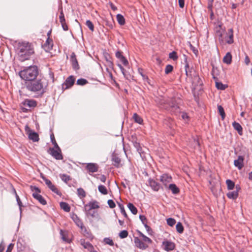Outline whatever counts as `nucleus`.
I'll list each match as a JSON object with an SVG mask.
<instances>
[{
	"label": "nucleus",
	"instance_id": "obj_1",
	"mask_svg": "<svg viewBox=\"0 0 252 252\" xmlns=\"http://www.w3.org/2000/svg\"><path fill=\"white\" fill-rule=\"evenodd\" d=\"M17 52L19 60L23 62L29 58L30 56L34 53V50L31 44L23 42L19 43Z\"/></svg>",
	"mask_w": 252,
	"mask_h": 252
},
{
	"label": "nucleus",
	"instance_id": "obj_2",
	"mask_svg": "<svg viewBox=\"0 0 252 252\" xmlns=\"http://www.w3.org/2000/svg\"><path fill=\"white\" fill-rule=\"evenodd\" d=\"M47 86V80L45 78H42L30 82L26 85V87L29 91L43 94L45 92Z\"/></svg>",
	"mask_w": 252,
	"mask_h": 252
},
{
	"label": "nucleus",
	"instance_id": "obj_3",
	"mask_svg": "<svg viewBox=\"0 0 252 252\" xmlns=\"http://www.w3.org/2000/svg\"><path fill=\"white\" fill-rule=\"evenodd\" d=\"M38 73L36 66L33 65L26 67L19 72L21 78L25 81H32L37 76Z\"/></svg>",
	"mask_w": 252,
	"mask_h": 252
},
{
	"label": "nucleus",
	"instance_id": "obj_4",
	"mask_svg": "<svg viewBox=\"0 0 252 252\" xmlns=\"http://www.w3.org/2000/svg\"><path fill=\"white\" fill-rule=\"evenodd\" d=\"M31 190L33 191H35V192L32 193V196L37 200L41 204L44 205L46 204V201L44 198L38 193L40 192V189L35 186H31Z\"/></svg>",
	"mask_w": 252,
	"mask_h": 252
},
{
	"label": "nucleus",
	"instance_id": "obj_5",
	"mask_svg": "<svg viewBox=\"0 0 252 252\" xmlns=\"http://www.w3.org/2000/svg\"><path fill=\"white\" fill-rule=\"evenodd\" d=\"M209 182L211 186L210 189L214 194L216 193L218 190L220 189V183L219 176L215 179H211Z\"/></svg>",
	"mask_w": 252,
	"mask_h": 252
},
{
	"label": "nucleus",
	"instance_id": "obj_6",
	"mask_svg": "<svg viewBox=\"0 0 252 252\" xmlns=\"http://www.w3.org/2000/svg\"><path fill=\"white\" fill-rule=\"evenodd\" d=\"M202 82L198 76H195L192 82L193 89L194 91H200L202 90Z\"/></svg>",
	"mask_w": 252,
	"mask_h": 252
},
{
	"label": "nucleus",
	"instance_id": "obj_7",
	"mask_svg": "<svg viewBox=\"0 0 252 252\" xmlns=\"http://www.w3.org/2000/svg\"><path fill=\"white\" fill-rule=\"evenodd\" d=\"M43 174H41V176L43 179V180L45 182V184L47 185V186L48 187V188L54 192L56 193L57 194H59V191L58 189H57V188L52 184L51 182L46 178L45 177L42 176Z\"/></svg>",
	"mask_w": 252,
	"mask_h": 252
},
{
	"label": "nucleus",
	"instance_id": "obj_8",
	"mask_svg": "<svg viewBox=\"0 0 252 252\" xmlns=\"http://www.w3.org/2000/svg\"><path fill=\"white\" fill-rule=\"evenodd\" d=\"M162 247L163 249L167 252L174 250L175 244L173 242L169 241H164L162 242Z\"/></svg>",
	"mask_w": 252,
	"mask_h": 252
},
{
	"label": "nucleus",
	"instance_id": "obj_9",
	"mask_svg": "<svg viewBox=\"0 0 252 252\" xmlns=\"http://www.w3.org/2000/svg\"><path fill=\"white\" fill-rule=\"evenodd\" d=\"M179 103L175 99H172L168 104L172 109V111L176 113L180 112L179 107L177 105Z\"/></svg>",
	"mask_w": 252,
	"mask_h": 252
},
{
	"label": "nucleus",
	"instance_id": "obj_10",
	"mask_svg": "<svg viewBox=\"0 0 252 252\" xmlns=\"http://www.w3.org/2000/svg\"><path fill=\"white\" fill-rule=\"evenodd\" d=\"M26 130H27L28 132L29 138L32 140L33 141L36 142L39 140L38 135L37 133L35 132L32 131L30 128L26 126L25 127Z\"/></svg>",
	"mask_w": 252,
	"mask_h": 252
},
{
	"label": "nucleus",
	"instance_id": "obj_11",
	"mask_svg": "<svg viewBox=\"0 0 252 252\" xmlns=\"http://www.w3.org/2000/svg\"><path fill=\"white\" fill-rule=\"evenodd\" d=\"M98 208H99V206L96 201H91L88 204L84 205V210L91 211Z\"/></svg>",
	"mask_w": 252,
	"mask_h": 252
},
{
	"label": "nucleus",
	"instance_id": "obj_12",
	"mask_svg": "<svg viewBox=\"0 0 252 252\" xmlns=\"http://www.w3.org/2000/svg\"><path fill=\"white\" fill-rule=\"evenodd\" d=\"M134 242L135 246L140 249L145 250L147 248H148V245L144 244L138 237H135L134 238Z\"/></svg>",
	"mask_w": 252,
	"mask_h": 252
},
{
	"label": "nucleus",
	"instance_id": "obj_13",
	"mask_svg": "<svg viewBox=\"0 0 252 252\" xmlns=\"http://www.w3.org/2000/svg\"><path fill=\"white\" fill-rule=\"evenodd\" d=\"M50 154L55 157L57 159H62V156L61 154V151L60 149H50Z\"/></svg>",
	"mask_w": 252,
	"mask_h": 252
},
{
	"label": "nucleus",
	"instance_id": "obj_14",
	"mask_svg": "<svg viewBox=\"0 0 252 252\" xmlns=\"http://www.w3.org/2000/svg\"><path fill=\"white\" fill-rule=\"evenodd\" d=\"M236 190L232 191H229L227 194L226 195L228 198L232 199H236L238 196V190L240 188L238 186L236 187Z\"/></svg>",
	"mask_w": 252,
	"mask_h": 252
},
{
	"label": "nucleus",
	"instance_id": "obj_15",
	"mask_svg": "<svg viewBox=\"0 0 252 252\" xmlns=\"http://www.w3.org/2000/svg\"><path fill=\"white\" fill-rule=\"evenodd\" d=\"M74 81L75 79L72 76H69L66 79L65 82L63 85V88H64L65 89H68L73 85Z\"/></svg>",
	"mask_w": 252,
	"mask_h": 252
},
{
	"label": "nucleus",
	"instance_id": "obj_16",
	"mask_svg": "<svg viewBox=\"0 0 252 252\" xmlns=\"http://www.w3.org/2000/svg\"><path fill=\"white\" fill-rule=\"evenodd\" d=\"M80 227L81 228L82 233L84 236L89 239L90 240H92L93 239L94 237L90 230H88L85 227L83 226L82 224H81Z\"/></svg>",
	"mask_w": 252,
	"mask_h": 252
},
{
	"label": "nucleus",
	"instance_id": "obj_17",
	"mask_svg": "<svg viewBox=\"0 0 252 252\" xmlns=\"http://www.w3.org/2000/svg\"><path fill=\"white\" fill-rule=\"evenodd\" d=\"M244 158L242 156H239L237 159L234 161V165L238 167L239 169H241L243 166Z\"/></svg>",
	"mask_w": 252,
	"mask_h": 252
},
{
	"label": "nucleus",
	"instance_id": "obj_18",
	"mask_svg": "<svg viewBox=\"0 0 252 252\" xmlns=\"http://www.w3.org/2000/svg\"><path fill=\"white\" fill-rule=\"evenodd\" d=\"M149 184L150 186L155 191H158L160 189V185L156 182L155 180L150 179L149 180Z\"/></svg>",
	"mask_w": 252,
	"mask_h": 252
},
{
	"label": "nucleus",
	"instance_id": "obj_19",
	"mask_svg": "<svg viewBox=\"0 0 252 252\" xmlns=\"http://www.w3.org/2000/svg\"><path fill=\"white\" fill-rule=\"evenodd\" d=\"M87 169L90 172H95L98 171V165L95 163H88L86 166Z\"/></svg>",
	"mask_w": 252,
	"mask_h": 252
},
{
	"label": "nucleus",
	"instance_id": "obj_20",
	"mask_svg": "<svg viewBox=\"0 0 252 252\" xmlns=\"http://www.w3.org/2000/svg\"><path fill=\"white\" fill-rule=\"evenodd\" d=\"M70 60L72 66L74 69H77L79 68L78 62L76 58L75 54L72 53L71 55Z\"/></svg>",
	"mask_w": 252,
	"mask_h": 252
},
{
	"label": "nucleus",
	"instance_id": "obj_21",
	"mask_svg": "<svg viewBox=\"0 0 252 252\" xmlns=\"http://www.w3.org/2000/svg\"><path fill=\"white\" fill-rule=\"evenodd\" d=\"M80 244L84 247V249H88V251H90L91 249H92L94 247L93 246L90 242H86L85 239H80Z\"/></svg>",
	"mask_w": 252,
	"mask_h": 252
},
{
	"label": "nucleus",
	"instance_id": "obj_22",
	"mask_svg": "<svg viewBox=\"0 0 252 252\" xmlns=\"http://www.w3.org/2000/svg\"><path fill=\"white\" fill-rule=\"evenodd\" d=\"M53 47L52 40L48 38L45 43L44 44L43 47L46 51L50 50Z\"/></svg>",
	"mask_w": 252,
	"mask_h": 252
},
{
	"label": "nucleus",
	"instance_id": "obj_23",
	"mask_svg": "<svg viewBox=\"0 0 252 252\" xmlns=\"http://www.w3.org/2000/svg\"><path fill=\"white\" fill-rule=\"evenodd\" d=\"M228 38L226 39V42L228 44H232L233 42V30L232 29H230L228 31Z\"/></svg>",
	"mask_w": 252,
	"mask_h": 252
},
{
	"label": "nucleus",
	"instance_id": "obj_24",
	"mask_svg": "<svg viewBox=\"0 0 252 252\" xmlns=\"http://www.w3.org/2000/svg\"><path fill=\"white\" fill-rule=\"evenodd\" d=\"M171 181V177L168 176V174H163L160 177V181L166 184Z\"/></svg>",
	"mask_w": 252,
	"mask_h": 252
},
{
	"label": "nucleus",
	"instance_id": "obj_25",
	"mask_svg": "<svg viewBox=\"0 0 252 252\" xmlns=\"http://www.w3.org/2000/svg\"><path fill=\"white\" fill-rule=\"evenodd\" d=\"M60 178L63 182H64L65 183L67 184L68 186L71 187V186H73V185L68 183V181H69L70 180H71V178L69 176H68L66 174H62L60 176Z\"/></svg>",
	"mask_w": 252,
	"mask_h": 252
},
{
	"label": "nucleus",
	"instance_id": "obj_26",
	"mask_svg": "<svg viewBox=\"0 0 252 252\" xmlns=\"http://www.w3.org/2000/svg\"><path fill=\"white\" fill-rule=\"evenodd\" d=\"M232 126L234 128L238 131L240 135L242 134V127L239 123L234 122L233 123Z\"/></svg>",
	"mask_w": 252,
	"mask_h": 252
},
{
	"label": "nucleus",
	"instance_id": "obj_27",
	"mask_svg": "<svg viewBox=\"0 0 252 252\" xmlns=\"http://www.w3.org/2000/svg\"><path fill=\"white\" fill-rule=\"evenodd\" d=\"M24 105L29 107H34L36 106V102L32 100L27 99L25 100Z\"/></svg>",
	"mask_w": 252,
	"mask_h": 252
},
{
	"label": "nucleus",
	"instance_id": "obj_28",
	"mask_svg": "<svg viewBox=\"0 0 252 252\" xmlns=\"http://www.w3.org/2000/svg\"><path fill=\"white\" fill-rule=\"evenodd\" d=\"M232 56L230 53H227L223 59V62L226 64H230L231 63Z\"/></svg>",
	"mask_w": 252,
	"mask_h": 252
},
{
	"label": "nucleus",
	"instance_id": "obj_29",
	"mask_svg": "<svg viewBox=\"0 0 252 252\" xmlns=\"http://www.w3.org/2000/svg\"><path fill=\"white\" fill-rule=\"evenodd\" d=\"M169 189L171 190L173 194H175L179 192V188L175 184H170L169 186Z\"/></svg>",
	"mask_w": 252,
	"mask_h": 252
},
{
	"label": "nucleus",
	"instance_id": "obj_30",
	"mask_svg": "<svg viewBox=\"0 0 252 252\" xmlns=\"http://www.w3.org/2000/svg\"><path fill=\"white\" fill-rule=\"evenodd\" d=\"M77 195L80 199L85 197L86 194L85 191L81 188L77 189Z\"/></svg>",
	"mask_w": 252,
	"mask_h": 252
},
{
	"label": "nucleus",
	"instance_id": "obj_31",
	"mask_svg": "<svg viewBox=\"0 0 252 252\" xmlns=\"http://www.w3.org/2000/svg\"><path fill=\"white\" fill-rule=\"evenodd\" d=\"M60 207L61 208L63 209L65 212H69L70 210V208L69 206V205L64 202H61L60 203Z\"/></svg>",
	"mask_w": 252,
	"mask_h": 252
},
{
	"label": "nucleus",
	"instance_id": "obj_32",
	"mask_svg": "<svg viewBox=\"0 0 252 252\" xmlns=\"http://www.w3.org/2000/svg\"><path fill=\"white\" fill-rule=\"evenodd\" d=\"M127 207L129 210L131 211V212L134 214L136 215L137 213V208L133 205V204L131 203H129L127 204Z\"/></svg>",
	"mask_w": 252,
	"mask_h": 252
},
{
	"label": "nucleus",
	"instance_id": "obj_33",
	"mask_svg": "<svg viewBox=\"0 0 252 252\" xmlns=\"http://www.w3.org/2000/svg\"><path fill=\"white\" fill-rule=\"evenodd\" d=\"M117 19L119 24L121 25H123L125 23V20L123 15L121 14H117Z\"/></svg>",
	"mask_w": 252,
	"mask_h": 252
},
{
	"label": "nucleus",
	"instance_id": "obj_34",
	"mask_svg": "<svg viewBox=\"0 0 252 252\" xmlns=\"http://www.w3.org/2000/svg\"><path fill=\"white\" fill-rule=\"evenodd\" d=\"M226 184L227 185V189H228L231 190L233 189L235 186L234 183L231 181V180L228 179L226 181Z\"/></svg>",
	"mask_w": 252,
	"mask_h": 252
},
{
	"label": "nucleus",
	"instance_id": "obj_35",
	"mask_svg": "<svg viewBox=\"0 0 252 252\" xmlns=\"http://www.w3.org/2000/svg\"><path fill=\"white\" fill-rule=\"evenodd\" d=\"M177 231L181 234L183 232L184 228L181 222H178L176 226Z\"/></svg>",
	"mask_w": 252,
	"mask_h": 252
},
{
	"label": "nucleus",
	"instance_id": "obj_36",
	"mask_svg": "<svg viewBox=\"0 0 252 252\" xmlns=\"http://www.w3.org/2000/svg\"><path fill=\"white\" fill-rule=\"evenodd\" d=\"M216 87L218 89L224 90L227 87V85L223 84L222 83L220 82H216Z\"/></svg>",
	"mask_w": 252,
	"mask_h": 252
},
{
	"label": "nucleus",
	"instance_id": "obj_37",
	"mask_svg": "<svg viewBox=\"0 0 252 252\" xmlns=\"http://www.w3.org/2000/svg\"><path fill=\"white\" fill-rule=\"evenodd\" d=\"M98 189L103 194H107V190L106 187L103 185H99L98 187Z\"/></svg>",
	"mask_w": 252,
	"mask_h": 252
},
{
	"label": "nucleus",
	"instance_id": "obj_38",
	"mask_svg": "<svg viewBox=\"0 0 252 252\" xmlns=\"http://www.w3.org/2000/svg\"><path fill=\"white\" fill-rule=\"evenodd\" d=\"M218 111L220 113V116L221 117L222 119L223 120L225 118V112H224L223 107L220 105H219L218 106Z\"/></svg>",
	"mask_w": 252,
	"mask_h": 252
},
{
	"label": "nucleus",
	"instance_id": "obj_39",
	"mask_svg": "<svg viewBox=\"0 0 252 252\" xmlns=\"http://www.w3.org/2000/svg\"><path fill=\"white\" fill-rule=\"evenodd\" d=\"M133 118L135 122H136L139 124H142L143 120L141 118V117L140 116H139L138 115H137L136 114H134Z\"/></svg>",
	"mask_w": 252,
	"mask_h": 252
},
{
	"label": "nucleus",
	"instance_id": "obj_40",
	"mask_svg": "<svg viewBox=\"0 0 252 252\" xmlns=\"http://www.w3.org/2000/svg\"><path fill=\"white\" fill-rule=\"evenodd\" d=\"M85 24L92 32L94 31V25L90 20H87Z\"/></svg>",
	"mask_w": 252,
	"mask_h": 252
},
{
	"label": "nucleus",
	"instance_id": "obj_41",
	"mask_svg": "<svg viewBox=\"0 0 252 252\" xmlns=\"http://www.w3.org/2000/svg\"><path fill=\"white\" fill-rule=\"evenodd\" d=\"M140 235L142 238V240L145 242H147L148 243H151L152 241V240L149 238V237H147L146 236L144 235L143 233H140Z\"/></svg>",
	"mask_w": 252,
	"mask_h": 252
},
{
	"label": "nucleus",
	"instance_id": "obj_42",
	"mask_svg": "<svg viewBox=\"0 0 252 252\" xmlns=\"http://www.w3.org/2000/svg\"><path fill=\"white\" fill-rule=\"evenodd\" d=\"M118 205L120 207L121 213L124 216L125 218H127V215L125 211L124 205L120 203H119Z\"/></svg>",
	"mask_w": 252,
	"mask_h": 252
},
{
	"label": "nucleus",
	"instance_id": "obj_43",
	"mask_svg": "<svg viewBox=\"0 0 252 252\" xmlns=\"http://www.w3.org/2000/svg\"><path fill=\"white\" fill-rule=\"evenodd\" d=\"M85 211L87 216H91L92 218H94L95 217L96 212L94 211H92V210H91V211L85 210Z\"/></svg>",
	"mask_w": 252,
	"mask_h": 252
},
{
	"label": "nucleus",
	"instance_id": "obj_44",
	"mask_svg": "<svg viewBox=\"0 0 252 252\" xmlns=\"http://www.w3.org/2000/svg\"><path fill=\"white\" fill-rule=\"evenodd\" d=\"M14 192L16 195V200H17V203L19 206L20 212H21V207L22 206V203L21 201L20 200V199L19 196L17 195V194L16 192V190L15 189H14Z\"/></svg>",
	"mask_w": 252,
	"mask_h": 252
},
{
	"label": "nucleus",
	"instance_id": "obj_45",
	"mask_svg": "<svg viewBox=\"0 0 252 252\" xmlns=\"http://www.w3.org/2000/svg\"><path fill=\"white\" fill-rule=\"evenodd\" d=\"M176 223L175 219L172 218H168L167 219V223L170 226H173Z\"/></svg>",
	"mask_w": 252,
	"mask_h": 252
},
{
	"label": "nucleus",
	"instance_id": "obj_46",
	"mask_svg": "<svg viewBox=\"0 0 252 252\" xmlns=\"http://www.w3.org/2000/svg\"><path fill=\"white\" fill-rule=\"evenodd\" d=\"M128 235V232L126 230H123L121 231L119 233V237L122 238L124 239L126 238Z\"/></svg>",
	"mask_w": 252,
	"mask_h": 252
},
{
	"label": "nucleus",
	"instance_id": "obj_47",
	"mask_svg": "<svg viewBox=\"0 0 252 252\" xmlns=\"http://www.w3.org/2000/svg\"><path fill=\"white\" fill-rule=\"evenodd\" d=\"M173 67L171 65H167L166 66L165 69V72L166 74H169L173 70Z\"/></svg>",
	"mask_w": 252,
	"mask_h": 252
},
{
	"label": "nucleus",
	"instance_id": "obj_48",
	"mask_svg": "<svg viewBox=\"0 0 252 252\" xmlns=\"http://www.w3.org/2000/svg\"><path fill=\"white\" fill-rule=\"evenodd\" d=\"M87 83V81L85 79H79L77 81V84L79 85H84Z\"/></svg>",
	"mask_w": 252,
	"mask_h": 252
},
{
	"label": "nucleus",
	"instance_id": "obj_49",
	"mask_svg": "<svg viewBox=\"0 0 252 252\" xmlns=\"http://www.w3.org/2000/svg\"><path fill=\"white\" fill-rule=\"evenodd\" d=\"M104 242L106 244L109 245L110 246H113L114 245V243H113L112 240L110 239V238H105L104 239Z\"/></svg>",
	"mask_w": 252,
	"mask_h": 252
},
{
	"label": "nucleus",
	"instance_id": "obj_50",
	"mask_svg": "<svg viewBox=\"0 0 252 252\" xmlns=\"http://www.w3.org/2000/svg\"><path fill=\"white\" fill-rule=\"evenodd\" d=\"M169 58L170 59H173V60H176L177 59L178 57L177 56L176 53L175 52H172L169 54Z\"/></svg>",
	"mask_w": 252,
	"mask_h": 252
},
{
	"label": "nucleus",
	"instance_id": "obj_51",
	"mask_svg": "<svg viewBox=\"0 0 252 252\" xmlns=\"http://www.w3.org/2000/svg\"><path fill=\"white\" fill-rule=\"evenodd\" d=\"M107 203L109 207L111 208H114L116 206L115 202L111 199L108 200Z\"/></svg>",
	"mask_w": 252,
	"mask_h": 252
},
{
	"label": "nucleus",
	"instance_id": "obj_52",
	"mask_svg": "<svg viewBox=\"0 0 252 252\" xmlns=\"http://www.w3.org/2000/svg\"><path fill=\"white\" fill-rule=\"evenodd\" d=\"M139 219L140 220H141V221H142V223L143 224H145L147 223V219L146 218L143 216V215H140L139 216Z\"/></svg>",
	"mask_w": 252,
	"mask_h": 252
},
{
	"label": "nucleus",
	"instance_id": "obj_53",
	"mask_svg": "<svg viewBox=\"0 0 252 252\" xmlns=\"http://www.w3.org/2000/svg\"><path fill=\"white\" fill-rule=\"evenodd\" d=\"M59 18L61 23L65 22V19L63 11H61Z\"/></svg>",
	"mask_w": 252,
	"mask_h": 252
},
{
	"label": "nucleus",
	"instance_id": "obj_54",
	"mask_svg": "<svg viewBox=\"0 0 252 252\" xmlns=\"http://www.w3.org/2000/svg\"><path fill=\"white\" fill-rule=\"evenodd\" d=\"M181 116L182 118V119L185 120L188 118V115L186 113H184V112L181 113Z\"/></svg>",
	"mask_w": 252,
	"mask_h": 252
},
{
	"label": "nucleus",
	"instance_id": "obj_55",
	"mask_svg": "<svg viewBox=\"0 0 252 252\" xmlns=\"http://www.w3.org/2000/svg\"><path fill=\"white\" fill-rule=\"evenodd\" d=\"M13 246H14L13 244H9L7 249L6 252H11V251L13 248Z\"/></svg>",
	"mask_w": 252,
	"mask_h": 252
},
{
	"label": "nucleus",
	"instance_id": "obj_56",
	"mask_svg": "<svg viewBox=\"0 0 252 252\" xmlns=\"http://www.w3.org/2000/svg\"><path fill=\"white\" fill-rule=\"evenodd\" d=\"M120 60L125 65H127V64H128V61L125 59L124 57L123 58H122V59Z\"/></svg>",
	"mask_w": 252,
	"mask_h": 252
},
{
	"label": "nucleus",
	"instance_id": "obj_57",
	"mask_svg": "<svg viewBox=\"0 0 252 252\" xmlns=\"http://www.w3.org/2000/svg\"><path fill=\"white\" fill-rule=\"evenodd\" d=\"M61 24L63 29L64 31H67L68 30V27L66 24H65V22L61 23Z\"/></svg>",
	"mask_w": 252,
	"mask_h": 252
},
{
	"label": "nucleus",
	"instance_id": "obj_58",
	"mask_svg": "<svg viewBox=\"0 0 252 252\" xmlns=\"http://www.w3.org/2000/svg\"><path fill=\"white\" fill-rule=\"evenodd\" d=\"M179 4L181 8H183L184 6V0H179Z\"/></svg>",
	"mask_w": 252,
	"mask_h": 252
},
{
	"label": "nucleus",
	"instance_id": "obj_59",
	"mask_svg": "<svg viewBox=\"0 0 252 252\" xmlns=\"http://www.w3.org/2000/svg\"><path fill=\"white\" fill-rule=\"evenodd\" d=\"M52 143L54 145V149H60V148H59V146L58 145L57 143H56L55 140H54V141L52 140Z\"/></svg>",
	"mask_w": 252,
	"mask_h": 252
},
{
	"label": "nucleus",
	"instance_id": "obj_60",
	"mask_svg": "<svg viewBox=\"0 0 252 252\" xmlns=\"http://www.w3.org/2000/svg\"><path fill=\"white\" fill-rule=\"evenodd\" d=\"M116 56L120 59V60L122 59V58H123L124 57L121 54V53L120 52H117L116 53Z\"/></svg>",
	"mask_w": 252,
	"mask_h": 252
},
{
	"label": "nucleus",
	"instance_id": "obj_61",
	"mask_svg": "<svg viewBox=\"0 0 252 252\" xmlns=\"http://www.w3.org/2000/svg\"><path fill=\"white\" fill-rule=\"evenodd\" d=\"M118 65L120 69H121L123 75H125V69L123 68V67L121 64H119Z\"/></svg>",
	"mask_w": 252,
	"mask_h": 252
},
{
	"label": "nucleus",
	"instance_id": "obj_62",
	"mask_svg": "<svg viewBox=\"0 0 252 252\" xmlns=\"http://www.w3.org/2000/svg\"><path fill=\"white\" fill-rule=\"evenodd\" d=\"M190 48H191V50L193 52V53L195 55H196L197 52H198V51L196 49H195V48L193 46H192L191 45H190Z\"/></svg>",
	"mask_w": 252,
	"mask_h": 252
},
{
	"label": "nucleus",
	"instance_id": "obj_63",
	"mask_svg": "<svg viewBox=\"0 0 252 252\" xmlns=\"http://www.w3.org/2000/svg\"><path fill=\"white\" fill-rule=\"evenodd\" d=\"M194 147L195 148H196L197 147H199V141H198V140H194Z\"/></svg>",
	"mask_w": 252,
	"mask_h": 252
},
{
	"label": "nucleus",
	"instance_id": "obj_64",
	"mask_svg": "<svg viewBox=\"0 0 252 252\" xmlns=\"http://www.w3.org/2000/svg\"><path fill=\"white\" fill-rule=\"evenodd\" d=\"M106 178L104 175H102L101 176V177L100 178V180L102 182H105L106 181Z\"/></svg>",
	"mask_w": 252,
	"mask_h": 252
}]
</instances>
